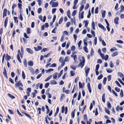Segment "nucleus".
<instances>
[{
	"mask_svg": "<svg viewBox=\"0 0 124 124\" xmlns=\"http://www.w3.org/2000/svg\"><path fill=\"white\" fill-rule=\"evenodd\" d=\"M82 61L81 60H80V63L78 65V67H81V68H82L84 65V63L85 62V58L83 56L82 57Z\"/></svg>",
	"mask_w": 124,
	"mask_h": 124,
	"instance_id": "nucleus-1",
	"label": "nucleus"
},
{
	"mask_svg": "<svg viewBox=\"0 0 124 124\" xmlns=\"http://www.w3.org/2000/svg\"><path fill=\"white\" fill-rule=\"evenodd\" d=\"M15 85L16 88L19 87L20 86H21L22 87L23 86V85L22 84L21 82V81L20 80L18 82H17L16 84H15Z\"/></svg>",
	"mask_w": 124,
	"mask_h": 124,
	"instance_id": "nucleus-2",
	"label": "nucleus"
},
{
	"mask_svg": "<svg viewBox=\"0 0 124 124\" xmlns=\"http://www.w3.org/2000/svg\"><path fill=\"white\" fill-rule=\"evenodd\" d=\"M119 19V18L118 17H116L114 19V23L116 24H118L119 23L118 21Z\"/></svg>",
	"mask_w": 124,
	"mask_h": 124,
	"instance_id": "nucleus-3",
	"label": "nucleus"
},
{
	"mask_svg": "<svg viewBox=\"0 0 124 124\" xmlns=\"http://www.w3.org/2000/svg\"><path fill=\"white\" fill-rule=\"evenodd\" d=\"M11 58V57L9 55H8V54H6L5 59L6 60L7 62H8L9 61Z\"/></svg>",
	"mask_w": 124,
	"mask_h": 124,
	"instance_id": "nucleus-4",
	"label": "nucleus"
},
{
	"mask_svg": "<svg viewBox=\"0 0 124 124\" xmlns=\"http://www.w3.org/2000/svg\"><path fill=\"white\" fill-rule=\"evenodd\" d=\"M98 26L100 28L102 29L104 31H106V29L105 28L101 23H99Z\"/></svg>",
	"mask_w": 124,
	"mask_h": 124,
	"instance_id": "nucleus-5",
	"label": "nucleus"
},
{
	"mask_svg": "<svg viewBox=\"0 0 124 124\" xmlns=\"http://www.w3.org/2000/svg\"><path fill=\"white\" fill-rule=\"evenodd\" d=\"M26 50L27 52L30 54H32L33 53V51L30 48H27Z\"/></svg>",
	"mask_w": 124,
	"mask_h": 124,
	"instance_id": "nucleus-6",
	"label": "nucleus"
},
{
	"mask_svg": "<svg viewBox=\"0 0 124 124\" xmlns=\"http://www.w3.org/2000/svg\"><path fill=\"white\" fill-rule=\"evenodd\" d=\"M8 20V17H7L5 18L4 21V26L5 28H6L7 26Z\"/></svg>",
	"mask_w": 124,
	"mask_h": 124,
	"instance_id": "nucleus-7",
	"label": "nucleus"
},
{
	"mask_svg": "<svg viewBox=\"0 0 124 124\" xmlns=\"http://www.w3.org/2000/svg\"><path fill=\"white\" fill-rule=\"evenodd\" d=\"M84 11H82L81 13L80 12L79 14V18H80L81 19H83V15L84 14Z\"/></svg>",
	"mask_w": 124,
	"mask_h": 124,
	"instance_id": "nucleus-8",
	"label": "nucleus"
},
{
	"mask_svg": "<svg viewBox=\"0 0 124 124\" xmlns=\"http://www.w3.org/2000/svg\"><path fill=\"white\" fill-rule=\"evenodd\" d=\"M90 70L89 68H87L86 67L85 69V75L86 76H87L89 71Z\"/></svg>",
	"mask_w": 124,
	"mask_h": 124,
	"instance_id": "nucleus-9",
	"label": "nucleus"
},
{
	"mask_svg": "<svg viewBox=\"0 0 124 124\" xmlns=\"http://www.w3.org/2000/svg\"><path fill=\"white\" fill-rule=\"evenodd\" d=\"M99 54H100L101 56V57L102 58H103V57L104 54L102 53H101V50L100 49H99L98 51Z\"/></svg>",
	"mask_w": 124,
	"mask_h": 124,
	"instance_id": "nucleus-10",
	"label": "nucleus"
},
{
	"mask_svg": "<svg viewBox=\"0 0 124 124\" xmlns=\"http://www.w3.org/2000/svg\"><path fill=\"white\" fill-rule=\"evenodd\" d=\"M28 65L31 67L33 65V62L32 61H30L28 62Z\"/></svg>",
	"mask_w": 124,
	"mask_h": 124,
	"instance_id": "nucleus-11",
	"label": "nucleus"
},
{
	"mask_svg": "<svg viewBox=\"0 0 124 124\" xmlns=\"http://www.w3.org/2000/svg\"><path fill=\"white\" fill-rule=\"evenodd\" d=\"M87 87L88 88L89 92L90 93H91V89L90 87V84L89 83H88L87 84Z\"/></svg>",
	"mask_w": 124,
	"mask_h": 124,
	"instance_id": "nucleus-12",
	"label": "nucleus"
},
{
	"mask_svg": "<svg viewBox=\"0 0 124 124\" xmlns=\"http://www.w3.org/2000/svg\"><path fill=\"white\" fill-rule=\"evenodd\" d=\"M50 5H51L52 7H54V0H52L50 3Z\"/></svg>",
	"mask_w": 124,
	"mask_h": 124,
	"instance_id": "nucleus-13",
	"label": "nucleus"
},
{
	"mask_svg": "<svg viewBox=\"0 0 124 124\" xmlns=\"http://www.w3.org/2000/svg\"><path fill=\"white\" fill-rule=\"evenodd\" d=\"M105 94L104 93H103L102 96V101L104 103L105 102Z\"/></svg>",
	"mask_w": 124,
	"mask_h": 124,
	"instance_id": "nucleus-14",
	"label": "nucleus"
},
{
	"mask_svg": "<svg viewBox=\"0 0 124 124\" xmlns=\"http://www.w3.org/2000/svg\"><path fill=\"white\" fill-rule=\"evenodd\" d=\"M103 57L102 59L103 60L104 59L105 61H107L108 58V55H106L105 56H104V54Z\"/></svg>",
	"mask_w": 124,
	"mask_h": 124,
	"instance_id": "nucleus-15",
	"label": "nucleus"
},
{
	"mask_svg": "<svg viewBox=\"0 0 124 124\" xmlns=\"http://www.w3.org/2000/svg\"><path fill=\"white\" fill-rule=\"evenodd\" d=\"M42 47L40 46H38L37 47V49L36 48L34 47V49L36 51H38L41 50L42 49Z\"/></svg>",
	"mask_w": 124,
	"mask_h": 124,
	"instance_id": "nucleus-16",
	"label": "nucleus"
},
{
	"mask_svg": "<svg viewBox=\"0 0 124 124\" xmlns=\"http://www.w3.org/2000/svg\"><path fill=\"white\" fill-rule=\"evenodd\" d=\"M31 28L29 27H28L26 29V32L27 34H29L31 33Z\"/></svg>",
	"mask_w": 124,
	"mask_h": 124,
	"instance_id": "nucleus-17",
	"label": "nucleus"
},
{
	"mask_svg": "<svg viewBox=\"0 0 124 124\" xmlns=\"http://www.w3.org/2000/svg\"><path fill=\"white\" fill-rule=\"evenodd\" d=\"M23 113L28 118H29L30 119H31V117L29 115V114H28L27 113H26L25 112H23Z\"/></svg>",
	"mask_w": 124,
	"mask_h": 124,
	"instance_id": "nucleus-18",
	"label": "nucleus"
},
{
	"mask_svg": "<svg viewBox=\"0 0 124 124\" xmlns=\"http://www.w3.org/2000/svg\"><path fill=\"white\" fill-rule=\"evenodd\" d=\"M17 58L18 60L21 63H22L21 61L20 58V57L19 54H18L17 55Z\"/></svg>",
	"mask_w": 124,
	"mask_h": 124,
	"instance_id": "nucleus-19",
	"label": "nucleus"
},
{
	"mask_svg": "<svg viewBox=\"0 0 124 124\" xmlns=\"http://www.w3.org/2000/svg\"><path fill=\"white\" fill-rule=\"evenodd\" d=\"M83 49L85 51L86 53H88V49L86 46H84L83 47Z\"/></svg>",
	"mask_w": 124,
	"mask_h": 124,
	"instance_id": "nucleus-20",
	"label": "nucleus"
},
{
	"mask_svg": "<svg viewBox=\"0 0 124 124\" xmlns=\"http://www.w3.org/2000/svg\"><path fill=\"white\" fill-rule=\"evenodd\" d=\"M91 25L93 29L94 30L95 29V24L94 22L93 21H92V23Z\"/></svg>",
	"mask_w": 124,
	"mask_h": 124,
	"instance_id": "nucleus-21",
	"label": "nucleus"
},
{
	"mask_svg": "<svg viewBox=\"0 0 124 124\" xmlns=\"http://www.w3.org/2000/svg\"><path fill=\"white\" fill-rule=\"evenodd\" d=\"M52 76V75H50L45 80V82H46L49 80L51 78Z\"/></svg>",
	"mask_w": 124,
	"mask_h": 124,
	"instance_id": "nucleus-22",
	"label": "nucleus"
},
{
	"mask_svg": "<svg viewBox=\"0 0 124 124\" xmlns=\"http://www.w3.org/2000/svg\"><path fill=\"white\" fill-rule=\"evenodd\" d=\"M70 59L68 56L66 57L64 59L65 62H68L69 60Z\"/></svg>",
	"mask_w": 124,
	"mask_h": 124,
	"instance_id": "nucleus-23",
	"label": "nucleus"
},
{
	"mask_svg": "<svg viewBox=\"0 0 124 124\" xmlns=\"http://www.w3.org/2000/svg\"><path fill=\"white\" fill-rule=\"evenodd\" d=\"M3 74L4 76L7 74L6 70L5 67H4V71L3 72Z\"/></svg>",
	"mask_w": 124,
	"mask_h": 124,
	"instance_id": "nucleus-24",
	"label": "nucleus"
},
{
	"mask_svg": "<svg viewBox=\"0 0 124 124\" xmlns=\"http://www.w3.org/2000/svg\"><path fill=\"white\" fill-rule=\"evenodd\" d=\"M82 43V41L81 40H80L78 43V48L80 49V47Z\"/></svg>",
	"mask_w": 124,
	"mask_h": 124,
	"instance_id": "nucleus-25",
	"label": "nucleus"
},
{
	"mask_svg": "<svg viewBox=\"0 0 124 124\" xmlns=\"http://www.w3.org/2000/svg\"><path fill=\"white\" fill-rule=\"evenodd\" d=\"M8 95L9 97L12 99H14L15 98V97L14 96L11 94L8 93Z\"/></svg>",
	"mask_w": 124,
	"mask_h": 124,
	"instance_id": "nucleus-26",
	"label": "nucleus"
},
{
	"mask_svg": "<svg viewBox=\"0 0 124 124\" xmlns=\"http://www.w3.org/2000/svg\"><path fill=\"white\" fill-rule=\"evenodd\" d=\"M14 19L15 20V23H16L17 24L18 23V18L17 17L14 16Z\"/></svg>",
	"mask_w": 124,
	"mask_h": 124,
	"instance_id": "nucleus-27",
	"label": "nucleus"
},
{
	"mask_svg": "<svg viewBox=\"0 0 124 124\" xmlns=\"http://www.w3.org/2000/svg\"><path fill=\"white\" fill-rule=\"evenodd\" d=\"M54 70V69H50L47 70H45V71L46 73H47L49 72H50L51 71H53Z\"/></svg>",
	"mask_w": 124,
	"mask_h": 124,
	"instance_id": "nucleus-28",
	"label": "nucleus"
},
{
	"mask_svg": "<svg viewBox=\"0 0 124 124\" xmlns=\"http://www.w3.org/2000/svg\"><path fill=\"white\" fill-rule=\"evenodd\" d=\"M23 64H24V66L25 67H27V61L25 59L24 60Z\"/></svg>",
	"mask_w": 124,
	"mask_h": 124,
	"instance_id": "nucleus-29",
	"label": "nucleus"
},
{
	"mask_svg": "<svg viewBox=\"0 0 124 124\" xmlns=\"http://www.w3.org/2000/svg\"><path fill=\"white\" fill-rule=\"evenodd\" d=\"M107 80V78L106 77H105L104 78L103 80V83L104 85H105L106 84Z\"/></svg>",
	"mask_w": 124,
	"mask_h": 124,
	"instance_id": "nucleus-30",
	"label": "nucleus"
},
{
	"mask_svg": "<svg viewBox=\"0 0 124 124\" xmlns=\"http://www.w3.org/2000/svg\"><path fill=\"white\" fill-rule=\"evenodd\" d=\"M115 83L116 84V85H117L119 87H121V86L120 84L117 81H115Z\"/></svg>",
	"mask_w": 124,
	"mask_h": 124,
	"instance_id": "nucleus-31",
	"label": "nucleus"
},
{
	"mask_svg": "<svg viewBox=\"0 0 124 124\" xmlns=\"http://www.w3.org/2000/svg\"><path fill=\"white\" fill-rule=\"evenodd\" d=\"M106 11H103L102 13V18H104L105 17Z\"/></svg>",
	"mask_w": 124,
	"mask_h": 124,
	"instance_id": "nucleus-32",
	"label": "nucleus"
},
{
	"mask_svg": "<svg viewBox=\"0 0 124 124\" xmlns=\"http://www.w3.org/2000/svg\"><path fill=\"white\" fill-rule=\"evenodd\" d=\"M117 74L120 77H124V76L123 74L121 72H118L117 73Z\"/></svg>",
	"mask_w": 124,
	"mask_h": 124,
	"instance_id": "nucleus-33",
	"label": "nucleus"
},
{
	"mask_svg": "<svg viewBox=\"0 0 124 124\" xmlns=\"http://www.w3.org/2000/svg\"><path fill=\"white\" fill-rule=\"evenodd\" d=\"M120 12H123L124 11V6L123 5H121L120 8Z\"/></svg>",
	"mask_w": 124,
	"mask_h": 124,
	"instance_id": "nucleus-34",
	"label": "nucleus"
},
{
	"mask_svg": "<svg viewBox=\"0 0 124 124\" xmlns=\"http://www.w3.org/2000/svg\"><path fill=\"white\" fill-rule=\"evenodd\" d=\"M77 11L76 10H74L72 13V16H74L77 13Z\"/></svg>",
	"mask_w": 124,
	"mask_h": 124,
	"instance_id": "nucleus-35",
	"label": "nucleus"
},
{
	"mask_svg": "<svg viewBox=\"0 0 124 124\" xmlns=\"http://www.w3.org/2000/svg\"><path fill=\"white\" fill-rule=\"evenodd\" d=\"M71 76H73L75 75V73L73 71H71L70 72Z\"/></svg>",
	"mask_w": 124,
	"mask_h": 124,
	"instance_id": "nucleus-36",
	"label": "nucleus"
},
{
	"mask_svg": "<svg viewBox=\"0 0 124 124\" xmlns=\"http://www.w3.org/2000/svg\"><path fill=\"white\" fill-rule=\"evenodd\" d=\"M107 72L108 73H111L113 71V70L110 69H107L106 70Z\"/></svg>",
	"mask_w": 124,
	"mask_h": 124,
	"instance_id": "nucleus-37",
	"label": "nucleus"
},
{
	"mask_svg": "<svg viewBox=\"0 0 124 124\" xmlns=\"http://www.w3.org/2000/svg\"><path fill=\"white\" fill-rule=\"evenodd\" d=\"M18 7L20 10H21L22 8V5L21 4L18 3Z\"/></svg>",
	"mask_w": 124,
	"mask_h": 124,
	"instance_id": "nucleus-38",
	"label": "nucleus"
},
{
	"mask_svg": "<svg viewBox=\"0 0 124 124\" xmlns=\"http://www.w3.org/2000/svg\"><path fill=\"white\" fill-rule=\"evenodd\" d=\"M22 77L23 79H25V73L23 71H22Z\"/></svg>",
	"mask_w": 124,
	"mask_h": 124,
	"instance_id": "nucleus-39",
	"label": "nucleus"
},
{
	"mask_svg": "<svg viewBox=\"0 0 124 124\" xmlns=\"http://www.w3.org/2000/svg\"><path fill=\"white\" fill-rule=\"evenodd\" d=\"M84 7V6L83 5H82L79 8V12H81L83 10Z\"/></svg>",
	"mask_w": 124,
	"mask_h": 124,
	"instance_id": "nucleus-40",
	"label": "nucleus"
},
{
	"mask_svg": "<svg viewBox=\"0 0 124 124\" xmlns=\"http://www.w3.org/2000/svg\"><path fill=\"white\" fill-rule=\"evenodd\" d=\"M118 54L117 52H114L112 55V57H114L117 55Z\"/></svg>",
	"mask_w": 124,
	"mask_h": 124,
	"instance_id": "nucleus-41",
	"label": "nucleus"
},
{
	"mask_svg": "<svg viewBox=\"0 0 124 124\" xmlns=\"http://www.w3.org/2000/svg\"><path fill=\"white\" fill-rule=\"evenodd\" d=\"M84 119L85 121H87V116L86 114H85L84 115Z\"/></svg>",
	"mask_w": 124,
	"mask_h": 124,
	"instance_id": "nucleus-42",
	"label": "nucleus"
},
{
	"mask_svg": "<svg viewBox=\"0 0 124 124\" xmlns=\"http://www.w3.org/2000/svg\"><path fill=\"white\" fill-rule=\"evenodd\" d=\"M107 107L108 108L110 109L111 108V105L109 102L108 101V104H107Z\"/></svg>",
	"mask_w": 124,
	"mask_h": 124,
	"instance_id": "nucleus-43",
	"label": "nucleus"
},
{
	"mask_svg": "<svg viewBox=\"0 0 124 124\" xmlns=\"http://www.w3.org/2000/svg\"><path fill=\"white\" fill-rule=\"evenodd\" d=\"M105 111L107 113L108 115L110 114L109 110L106 108H105Z\"/></svg>",
	"mask_w": 124,
	"mask_h": 124,
	"instance_id": "nucleus-44",
	"label": "nucleus"
},
{
	"mask_svg": "<svg viewBox=\"0 0 124 124\" xmlns=\"http://www.w3.org/2000/svg\"><path fill=\"white\" fill-rule=\"evenodd\" d=\"M81 96V93L80 92H79L78 93V97L77 99V100L78 101H79L80 99Z\"/></svg>",
	"mask_w": 124,
	"mask_h": 124,
	"instance_id": "nucleus-45",
	"label": "nucleus"
},
{
	"mask_svg": "<svg viewBox=\"0 0 124 124\" xmlns=\"http://www.w3.org/2000/svg\"><path fill=\"white\" fill-rule=\"evenodd\" d=\"M61 63V66L63 67L65 64V62L64 60L63 61H62L60 62Z\"/></svg>",
	"mask_w": 124,
	"mask_h": 124,
	"instance_id": "nucleus-46",
	"label": "nucleus"
},
{
	"mask_svg": "<svg viewBox=\"0 0 124 124\" xmlns=\"http://www.w3.org/2000/svg\"><path fill=\"white\" fill-rule=\"evenodd\" d=\"M91 33L92 34L93 36V37H95V32L94 31L92 30H91Z\"/></svg>",
	"mask_w": 124,
	"mask_h": 124,
	"instance_id": "nucleus-47",
	"label": "nucleus"
},
{
	"mask_svg": "<svg viewBox=\"0 0 124 124\" xmlns=\"http://www.w3.org/2000/svg\"><path fill=\"white\" fill-rule=\"evenodd\" d=\"M118 80L119 82L122 85H124V83L119 78H118L117 79Z\"/></svg>",
	"mask_w": 124,
	"mask_h": 124,
	"instance_id": "nucleus-48",
	"label": "nucleus"
},
{
	"mask_svg": "<svg viewBox=\"0 0 124 124\" xmlns=\"http://www.w3.org/2000/svg\"><path fill=\"white\" fill-rule=\"evenodd\" d=\"M97 37H95L94 39V43L95 45H96L97 43Z\"/></svg>",
	"mask_w": 124,
	"mask_h": 124,
	"instance_id": "nucleus-49",
	"label": "nucleus"
},
{
	"mask_svg": "<svg viewBox=\"0 0 124 124\" xmlns=\"http://www.w3.org/2000/svg\"><path fill=\"white\" fill-rule=\"evenodd\" d=\"M103 77V75L102 74H101L97 78V79L98 80H100Z\"/></svg>",
	"mask_w": 124,
	"mask_h": 124,
	"instance_id": "nucleus-50",
	"label": "nucleus"
},
{
	"mask_svg": "<svg viewBox=\"0 0 124 124\" xmlns=\"http://www.w3.org/2000/svg\"><path fill=\"white\" fill-rule=\"evenodd\" d=\"M98 7H97L95 9V14H97L98 13Z\"/></svg>",
	"mask_w": 124,
	"mask_h": 124,
	"instance_id": "nucleus-51",
	"label": "nucleus"
},
{
	"mask_svg": "<svg viewBox=\"0 0 124 124\" xmlns=\"http://www.w3.org/2000/svg\"><path fill=\"white\" fill-rule=\"evenodd\" d=\"M63 20V17H61L60 18L59 22V24H60L62 23V22Z\"/></svg>",
	"mask_w": 124,
	"mask_h": 124,
	"instance_id": "nucleus-52",
	"label": "nucleus"
},
{
	"mask_svg": "<svg viewBox=\"0 0 124 124\" xmlns=\"http://www.w3.org/2000/svg\"><path fill=\"white\" fill-rule=\"evenodd\" d=\"M109 64L111 68H112L113 67L114 65L113 64L112 62V61H111L110 62Z\"/></svg>",
	"mask_w": 124,
	"mask_h": 124,
	"instance_id": "nucleus-53",
	"label": "nucleus"
},
{
	"mask_svg": "<svg viewBox=\"0 0 124 124\" xmlns=\"http://www.w3.org/2000/svg\"><path fill=\"white\" fill-rule=\"evenodd\" d=\"M42 9L41 8H39L38 9V14H40L41 12Z\"/></svg>",
	"mask_w": 124,
	"mask_h": 124,
	"instance_id": "nucleus-54",
	"label": "nucleus"
},
{
	"mask_svg": "<svg viewBox=\"0 0 124 124\" xmlns=\"http://www.w3.org/2000/svg\"><path fill=\"white\" fill-rule=\"evenodd\" d=\"M9 81L12 84H14L13 80L11 78H9Z\"/></svg>",
	"mask_w": 124,
	"mask_h": 124,
	"instance_id": "nucleus-55",
	"label": "nucleus"
},
{
	"mask_svg": "<svg viewBox=\"0 0 124 124\" xmlns=\"http://www.w3.org/2000/svg\"><path fill=\"white\" fill-rule=\"evenodd\" d=\"M108 80V81H110L111 78V75H109L107 77Z\"/></svg>",
	"mask_w": 124,
	"mask_h": 124,
	"instance_id": "nucleus-56",
	"label": "nucleus"
},
{
	"mask_svg": "<svg viewBox=\"0 0 124 124\" xmlns=\"http://www.w3.org/2000/svg\"><path fill=\"white\" fill-rule=\"evenodd\" d=\"M49 83H46L45 85V87L46 88H47L49 86Z\"/></svg>",
	"mask_w": 124,
	"mask_h": 124,
	"instance_id": "nucleus-57",
	"label": "nucleus"
},
{
	"mask_svg": "<svg viewBox=\"0 0 124 124\" xmlns=\"http://www.w3.org/2000/svg\"><path fill=\"white\" fill-rule=\"evenodd\" d=\"M70 68L74 70H75L76 68V67L75 66L73 65H71L70 66Z\"/></svg>",
	"mask_w": 124,
	"mask_h": 124,
	"instance_id": "nucleus-58",
	"label": "nucleus"
},
{
	"mask_svg": "<svg viewBox=\"0 0 124 124\" xmlns=\"http://www.w3.org/2000/svg\"><path fill=\"white\" fill-rule=\"evenodd\" d=\"M73 59L74 61L76 62V60L77 59V56L76 55H75L73 56Z\"/></svg>",
	"mask_w": 124,
	"mask_h": 124,
	"instance_id": "nucleus-59",
	"label": "nucleus"
},
{
	"mask_svg": "<svg viewBox=\"0 0 124 124\" xmlns=\"http://www.w3.org/2000/svg\"><path fill=\"white\" fill-rule=\"evenodd\" d=\"M19 18L21 20L23 21V17L21 14H20V16L19 17Z\"/></svg>",
	"mask_w": 124,
	"mask_h": 124,
	"instance_id": "nucleus-60",
	"label": "nucleus"
},
{
	"mask_svg": "<svg viewBox=\"0 0 124 124\" xmlns=\"http://www.w3.org/2000/svg\"><path fill=\"white\" fill-rule=\"evenodd\" d=\"M115 90L117 92H119L120 91V89L117 87H116Z\"/></svg>",
	"mask_w": 124,
	"mask_h": 124,
	"instance_id": "nucleus-61",
	"label": "nucleus"
},
{
	"mask_svg": "<svg viewBox=\"0 0 124 124\" xmlns=\"http://www.w3.org/2000/svg\"><path fill=\"white\" fill-rule=\"evenodd\" d=\"M8 111L9 113L11 114H14V112L12 110L10 109H8Z\"/></svg>",
	"mask_w": 124,
	"mask_h": 124,
	"instance_id": "nucleus-62",
	"label": "nucleus"
},
{
	"mask_svg": "<svg viewBox=\"0 0 124 124\" xmlns=\"http://www.w3.org/2000/svg\"><path fill=\"white\" fill-rule=\"evenodd\" d=\"M84 22H85V27H87L88 24V22L87 21H84Z\"/></svg>",
	"mask_w": 124,
	"mask_h": 124,
	"instance_id": "nucleus-63",
	"label": "nucleus"
},
{
	"mask_svg": "<svg viewBox=\"0 0 124 124\" xmlns=\"http://www.w3.org/2000/svg\"><path fill=\"white\" fill-rule=\"evenodd\" d=\"M112 92L113 93V94H114L115 96H116V97H117L118 96L117 93L116 92H115L113 90H112Z\"/></svg>",
	"mask_w": 124,
	"mask_h": 124,
	"instance_id": "nucleus-64",
	"label": "nucleus"
}]
</instances>
